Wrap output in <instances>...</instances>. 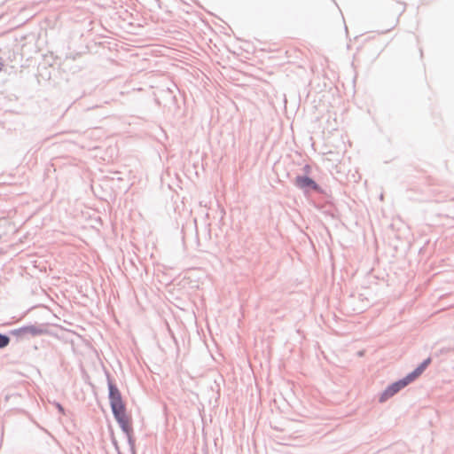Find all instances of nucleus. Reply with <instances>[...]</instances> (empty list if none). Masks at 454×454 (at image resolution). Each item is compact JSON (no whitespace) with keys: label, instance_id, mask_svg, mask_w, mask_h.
Here are the masks:
<instances>
[{"label":"nucleus","instance_id":"obj_2","mask_svg":"<svg viewBox=\"0 0 454 454\" xmlns=\"http://www.w3.org/2000/svg\"><path fill=\"white\" fill-rule=\"evenodd\" d=\"M43 333V330L35 325L22 326L12 332V334L16 337L37 336Z\"/></svg>","mask_w":454,"mask_h":454},{"label":"nucleus","instance_id":"obj_1","mask_svg":"<svg viewBox=\"0 0 454 454\" xmlns=\"http://www.w3.org/2000/svg\"><path fill=\"white\" fill-rule=\"evenodd\" d=\"M109 398L115 419L119 423L122 431L129 438H130L133 432L131 418L126 411V407L120 391L113 385H110L109 387Z\"/></svg>","mask_w":454,"mask_h":454},{"label":"nucleus","instance_id":"obj_7","mask_svg":"<svg viewBox=\"0 0 454 454\" xmlns=\"http://www.w3.org/2000/svg\"><path fill=\"white\" fill-rule=\"evenodd\" d=\"M58 407H59V410L63 411V409L60 405H59Z\"/></svg>","mask_w":454,"mask_h":454},{"label":"nucleus","instance_id":"obj_5","mask_svg":"<svg viewBox=\"0 0 454 454\" xmlns=\"http://www.w3.org/2000/svg\"><path fill=\"white\" fill-rule=\"evenodd\" d=\"M295 184L301 189L311 188L315 191L319 190L316 182L308 176H297L295 178Z\"/></svg>","mask_w":454,"mask_h":454},{"label":"nucleus","instance_id":"obj_6","mask_svg":"<svg viewBox=\"0 0 454 454\" xmlns=\"http://www.w3.org/2000/svg\"><path fill=\"white\" fill-rule=\"evenodd\" d=\"M10 342L7 336L0 334V348L6 347Z\"/></svg>","mask_w":454,"mask_h":454},{"label":"nucleus","instance_id":"obj_3","mask_svg":"<svg viewBox=\"0 0 454 454\" xmlns=\"http://www.w3.org/2000/svg\"><path fill=\"white\" fill-rule=\"evenodd\" d=\"M404 387H406V385L403 380L393 383L380 395L379 401L380 403L386 402L388 398L395 395Z\"/></svg>","mask_w":454,"mask_h":454},{"label":"nucleus","instance_id":"obj_4","mask_svg":"<svg viewBox=\"0 0 454 454\" xmlns=\"http://www.w3.org/2000/svg\"><path fill=\"white\" fill-rule=\"evenodd\" d=\"M431 363V359L427 358L425 360L418 368H416L412 372L409 373L403 380L405 382L407 386L411 382H412L415 379L422 374V372L426 370V368Z\"/></svg>","mask_w":454,"mask_h":454}]
</instances>
